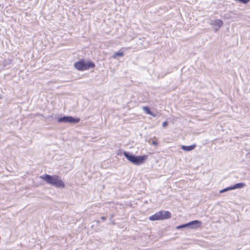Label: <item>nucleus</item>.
Returning <instances> with one entry per match:
<instances>
[{"label":"nucleus","instance_id":"obj_1","mask_svg":"<svg viewBox=\"0 0 250 250\" xmlns=\"http://www.w3.org/2000/svg\"><path fill=\"white\" fill-rule=\"evenodd\" d=\"M40 178L45 181L47 184H50L57 188H65V184L62 180L61 177L58 175H50L45 174L41 176Z\"/></svg>","mask_w":250,"mask_h":250},{"label":"nucleus","instance_id":"obj_2","mask_svg":"<svg viewBox=\"0 0 250 250\" xmlns=\"http://www.w3.org/2000/svg\"><path fill=\"white\" fill-rule=\"evenodd\" d=\"M124 156L131 163L136 165L144 164L147 158L146 155L136 156L128 151H124Z\"/></svg>","mask_w":250,"mask_h":250},{"label":"nucleus","instance_id":"obj_3","mask_svg":"<svg viewBox=\"0 0 250 250\" xmlns=\"http://www.w3.org/2000/svg\"><path fill=\"white\" fill-rule=\"evenodd\" d=\"M74 66L77 70L83 71L95 67V64L93 62H85L83 59L75 62Z\"/></svg>","mask_w":250,"mask_h":250},{"label":"nucleus","instance_id":"obj_4","mask_svg":"<svg viewBox=\"0 0 250 250\" xmlns=\"http://www.w3.org/2000/svg\"><path fill=\"white\" fill-rule=\"evenodd\" d=\"M80 119L79 118H75L70 116H64L58 119V123H64L69 124H76L80 122Z\"/></svg>","mask_w":250,"mask_h":250},{"label":"nucleus","instance_id":"obj_5","mask_svg":"<svg viewBox=\"0 0 250 250\" xmlns=\"http://www.w3.org/2000/svg\"><path fill=\"white\" fill-rule=\"evenodd\" d=\"M202 225V222L199 220H193L188 223V228L196 229L200 228Z\"/></svg>","mask_w":250,"mask_h":250},{"label":"nucleus","instance_id":"obj_6","mask_svg":"<svg viewBox=\"0 0 250 250\" xmlns=\"http://www.w3.org/2000/svg\"><path fill=\"white\" fill-rule=\"evenodd\" d=\"M149 219L151 221L162 220L161 212L159 211L158 212L155 213L154 214L149 216Z\"/></svg>","mask_w":250,"mask_h":250},{"label":"nucleus","instance_id":"obj_7","mask_svg":"<svg viewBox=\"0 0 250 250\" xmlns=\"http://www.w3.org/2000/svg\"><path fill=\"white\" fill-rule=\"evenodd\" d=\"M160 212H161L162 220L169 219L171 217V213L168 211L161 210Z\"/></svg>","mask_w":250,"mask_h":250},{"label":"nucleus","instance_id":"obj_8","mask_svg":"<svg viewBox=\"0 0 250 250\" xmlns=\"http://www.w3.org/2000/svg\"><path fill=\"white\" fill-rule=\"evenodd\" d=\"M195 146H196V145L194 144V145H190L189 146H182L181 147L183 150L187 151H191V150L194 149L195 148Z\"/></svg>","mask_w":250,"mask_h":250},{"label":"nucleus","instance_id":"obj_9","mask_svg":"<svg viewBox=\"0 0 250 250\" xmlns=\"http://www.w3.org/2000/svg\"><path fill=\"white\" fill-rule=\"evenodd\" d=\"M245 184L244 183H239L231 186V188L232 189H235L236 188H243L245 186Z\"/></svg>","mask_w":250,"mask_h":250},{"label":"nucleus","instance_id":"obj_10","mask_svg":"<svg viewBox=\"0 0 250 250\" xmlns=\"http://www.w3.org/2000/svg\"><path fill=\"white\" fill-rule=\"evenodd\" d=\"M213 22L214 24L215 25L218 26L219 28H220L223 25V21L219 19L215 20Z\"/></svg>","mask_w":250,"mask_h":250},{"label":"nucleus","instance_id":"obj_11","mask_svg":"<svg viewBox=\"0 0 250 250\" xmlns=\"http://www.w3.org/2000/svg\"><path fill=\"white\" fill-rule=\"evenodd\" d=\"M143 110L148 114L153 115L154 116V115L153 114L152 112L150 110L149 108L147 106H144L143 108Z\"/></svg>","mask_w":250,"mask_h":250},{"label":"nucleus","instance_id":"obj_12","mask_svg":"<svg viewBox=\"0 0 250 250\" xmlns=\"http://www.w3.org/2000/svg\"><path fill=\"white\" fill-rule=\"evenodd\" d=\"M124 56V53L123 52L118 51L114 54L113 58H116L117 57H122Z\"/></svg>","mask_w":250,"mask_h":250},{"label":"nucleus","instance_id":"obj_13","mask_svg":"<svg viewBox=\"0 0 250 250\" xmlns=\"http://www.w3.org/2000/svg\"><path fill=\"white\" fill-rule=\"evenodd\" d=\"M232 190V188H231V186H230L229 187H228V188H225L222 190H221L220 191V193H224L225 192H226V191H228L229 190Z\"/></svg>","mask_w":250,"mask_h":250},{"label":"nucleus","instance_id":"obj_14","mask_svg":"<svg viewBox=\"0 0 250 250\" xmlns=\"http://www.w3.org/2000/svg\"><path fill=\"white\" fill-rule=\"evenodd\" d=\"M184 228H188V223H186V224H183V225H182L177 227V229H180Z\"/></svg>","mask_w":250,"mask_h":250},{"label":"nucleus","instance_id":"obj_15","mask_svg":"<svg viewBox=\"0 0 250 250\" xmlns=\"http://www.w3.org/2000/svg\"><path fill=\"white\" fill-rule=\"evenodd\" d=\"M167 125H168V123H167V121H165V122H164L163 123L162 126H163L164 127H166V126H167Z\"/></svg>","mask_w":250,"mask_h":250},{"label":"nucleus","instance_id":"obj_16","mask_svg":"<svg viewBox=\"0 0 250 250\" xmlns=\"http://www.w3.org/2000/svg\"><path fill=\"white\" fill-rule=\"evenodd\" d=\"M151 144L152 145L156 146V145H157V142L156 141H153L151 142Z\"/></svg>","mask_w":250,"mask_h":250},{"label":"nucleus","instance_id":"obj_17","mask_svg":"<svg viewBox=\"0 0 250 250\" xmlns=\"http://www.w3.org/2000/svg\"><path fill=\"white\" fill-rule=\"evenodd\" d=\"M101 219L103 220V221H105L106 219V217H105V216H102L101 217Z\"/></svg>","mask_w":250,"mask_h":250}]
</instances>
